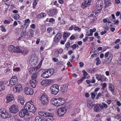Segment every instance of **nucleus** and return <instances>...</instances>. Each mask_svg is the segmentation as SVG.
Instances as JSON below:
<instances>
[{
    "label": "nucleus",
    "instance_id": "obj_57",
    "mask_svg": "<svg viewBox=\"0 0 121 121\" xmlns=\"http://www.w3.org/2000/svg\"><path fill=\"white\" fill-rule=\"evenodd\" d=\"M63 37L64 38H66L68 37V33H64L63 35Z\"/></svg>",
    "mask_w": 121,
    "mask_h": 121
},
{
    "label": "nucleus",
    "instance_id": "obj_29",
    "mask_svg": "<svg viewBox=\"0 0 121 121\" xmlns=\"http://www.w3.org/2000/svg\"><path fill=\"white\" fill-rule=\"evenodd\" d=\"M39 114L41 116H43L46 117L48 115V114L49 113H47L45 112L40 111L39 112Z\"/></svg>",
    "mask_w": 121,
    "mask_h": 121
},
{
    "label": "nucleus",
    "instance_id": "obj_49",
    "mask_svg": "<svg viewBox=\"0 0 121 121\" xmlns=\"http://www.w3.org/2000/svg\"><path fill=\"white\" fill-rule=\"evenodd\" d=\"M20 17V16L19 15L16 14L14 16V18L16 20L19 19Z\"/></svg>",
    "mask_w": 121,
    "mask_h": 121
},
{
    "label": "nucleus",
    "instance_id": "obj_1",
    "mask_svg": "<svg viewBox=\"0 0 121 121\" xmlns=\"http://www.w3.org/2000/svg\"><path fill=\"white\" fill-rule=\"evenodd\" d=\"M24 108L26 110H28V112H35L36 111L34 106L29 102L26 103L24 105Z\"/></svg>",
    "mask_w": 121,
    "mask_h": 121
},
{
    "label": "nucleus",
    "instance_id": "obj_59",
    "mask_svg": "<svg viewBox=\"0 0 121 121\" xmlns=\"http://www.w3.org/2000/svg\"><path fill=\"white\" fill-rule=\"evenodd\" d=\"M30 27L33 29H35V28L36 26L35 24H33L30 26Z\"/></svg>",
    "mask_w": 121,
    "mask_h": 121
},
{
    "label": "nucleus",
    "instance_id": "obj_19",
    "mask_svg": "<svg viewBox=\"0 0 121 121\" xmlns=\"http://www.w3.org/2000/svg\"><path fill=\"white\" fill-rule=\"evenodd\" d=\"M56 13V10L55 9H52L47 12V14L49 16H52L55 15Z\"/></svg>",
    "mask_w": 121,
    "mask_h": 121
},
{
    "label": "nucleus",
    "instance_id": "obj_5",
    "mask_svg": "<svg viewBox=\"0 0 121 121\" xmlns=\"http://www.w3.org/2000/svg\"><path fill=\"white\" fill-rule=\"evenodd\" d=\"M0 117L3 118H9L11 117V115L9 114L6 111L2 109L0 110Z\"/></svg>",
    "mask_w": 121,
    "mask_h": 121
},
{
    "label": "nucleus",
    "instance_id": "obj_16",
    "mask_svg": "<svg viewBox=\"0 0 121 121\" xmlns=\"http://www.w3.org/2000/svg\"><path fill=\"white\" fill-rule=\"evenodd\" d=\"M91 98H89L87 100V104L88 107L89 108H92L94 105V104L93 101H91L90 99Z\"/></svg>",
    "mask_w": 121,
    "mask_h": 121
},
{
    "label": "nucleus",
    "instance_id": "obj_38",
    "mask_svg": "<svg viewBox=\"0 0 121 121\" xmlns=\"http://www.w3.org/2000/svg\"><path fill=\"white\" fill-rule=\"evenodd\" d=\"M37 77V73H34L31 77L32 80H35L36 81Z\"/></svg>",
    "mask_w": 121,
    "mask_h": 121
},
{
    "label": "nucleus",
    "instance_id": "obj_50",
    "mask_svg": "<svg viewBox=\"0 0 121 121\" xmlns=\"http://www.w3.org/2000/svg\"><path fill=\"white\" fill-rule=\"evenodd\" d=\"M63 51V50L61 48H60L59 49L58 51H57L56 52H55V53L56 52V53L57 54V52H58V53H61Z\"/></svg>",
    "mask_w": 121,
    "mask_h": 121
},
{
    "label": "nucleus",
    "instance_id": "obj_23",
    "mask_svg": "<svg viewBox=\"0 0 121 121\" xmlns=\"http://www.w3.org/2000/svg\"><path fill=\"white\" fill-rule=\"evenodd\" d=\"M48 73V71L46 70L41 75V77L45 78H47L49 77L50 76Z\"/></svg>",
    "mask_w": 121,
    "mask_h": 121
},
{
    "label": "nucleus",
    "instance_id": "obj_18",
    "mask_svg": "<svg viewBox=\"0 0 121 121\" xmlns=\"http://www.w3.org/2000/svg\"><path fill=\"white\" fill-rule=\"evenodd\" d=\"M68 85L67 84H64L62 85L61 87V91L62 94L66 91L67 90Z\"/></svg>",
    "mask_w": 121,
    "mask_h": 121
},
{
    "label": "nucleus",
    "instance_id": "obj_8",
    "mask_svg": "<svg viewBox=\"0 0 121 121\" xmlns=\"http://www.w3.org/2000/svg\"><path fill=\"white\" fill-rule=\"evenodd\" d=\"M66 112V110L65 107H62L58 109L57 111L58 116L61 117L64 115Z\"/></svg>",
    "mask_w": 121,
    "mask_h": 121
},
{
    "label": "nucleus",
    "instance_id": "obj_62",
    "mask_svg": "<svg viewBox=\"0 0 121 121\" xmlns=\"http://www.w3.org/2000/svg\"><path fill=\"white\" fill-rule=\"evenodd\" d=\"M79 66L80 67H82L83 66L84 64L83 62H80L79 63Z\"/></svg>",
    "mask_w": 121,
    "mask_h": 121
},
{
    "label": "nucleus",
    "instance_id": "obj_9",
    "mask_svg": "<svg viewBox=\"0 0 121 121\" xmlns=\"http://www.w3.org/2000/svg\"><path fill=\"white\" fill-rule=\"evenodd\" d=\"M18 79L17 77L14 76L12 77L9 82L10 85L12 86H14L17 84Z\"/></svg>",
    "mask_w": 121,
    "mask_h": 121
},
{
    "label": "nucleus",
    "instance_id": "obj_22",
    "mask_svg": "<svg viewBox=\"0 0 121 121\" xmlns=\"http://www.w3.org/2000/svg\"><path fill=\"white\" fill-rule=\"evenodd\" d=\"M34 31L33 30L31 29H30L28 32L27 34V36H29L31 37H32L34 35Z\"/></svg>",
    "mask_w": 121,
    "mask_h": 121
},
{
    "label": "nucleus",
    "instance_id": "obj_56",
    "mask_svg": "<svg viewBox=\"0 0 121 121\" xmlns=\"http://www.w3.org/2000/svg\"><path fill=\"white\" fill-rule=\"evenodd\" d=\"M109 26H110V28H111V31H112V32H113L115 30V29L113 27H110V26L112 27V24H111Z\"/></svg>",
    "mask_w": 121,
    "mask_h": 121
},
{
    "label": "nucleus",
    "instance_id": "obj_11",
    "mask_svg": "<svg viewBox=\"0 0 121 121\" xmlns=\"http://www.w3.org/2000/svg\"><path fill=\"white\" fill-rule=\"evenodd\" d=\"M25 93L27 95H31L33 94V91L32 89L28 87H25L24 89Z\"/></svg>",
    "mask_w": 121,
    "mask_h": 121
},
{
    "label": "nucleus",
    "instance_id": "obj_34",
    "mask_svg": "<svg viewBox=\"0 0 121 121\" xmlns=\"http://www.w3.org/2000/svg\"><path fill=\"white\" fill-rule=\"evenodd\" d=\"M96 78L98 81H103L104 79V78L102 76L100 75L97 76Z\"/></svg>",
    "mask_w": 121,
    "mask_h": 121
},
{
    "label": "nucleus",
    "instance_id": "obj_45",
    "mask_svg": "<svg viewBox=\"0 0 121 121\" xmlns=\"http://www.w3.org/2000/svg\"><path fill=\"white\" fill-rule=\"evenodd\" d=\"M102 87L101 88V90H104L105 88L107 86V85L106 83H104L102 84Z\"/></svg>",
    "mask_w": 121,
    "mask_h": 121
},
{
    "label": "nucleus",
    "instance_id": "obj_32",
    "mask_svg": "<svg viewBox=\"0 0 121 121\" xmlns=\"http://www.w3.org/2000/svg\"><path fill=\"white\" fill-rule=\"evenodd\" d=\"M109 90L113 92H114V88L113 85L111 84H110L109 85Z\"/></svg>",
    "mask_w": 121,
    "mask_h": 121
},
{
    "label": "nucleus",
    "instance_id": "obj_13",
    "mask_svg": "<svg viewBox=\"0 0 121 121\" xmlns=\"http://www.w3.org/2000/svg\"><path fill=\"white\" fill-rule=\"evenodd\" d=\"M29 115L28 110H26L25 108L22 109L19 113V116L22 117H24L26 115Z\"/></svg>",
    "mask_w": 121,
    "mask_h": 121
},
{
    "label": "nucleus",
    "instance_id": "obj_37",
    "mask_svg": "<svg viewBox=\"0 0 121 121\" xmlns=\"http://www.w3.org/2000/svg\"><path fill=\"white\" fill-rule=\"evenodd\" d=\"M99 104H97V105L94 108V110L95 112L99 111Z\"/></svg>",
    "mask_w": 121,
    "mask_h": 121
},
{
    "label": "nucleus",
    "instance_id": "obj_42",
    "mask_svg": "<svg viewBox=\"0 0 121 121\" xmlns=\"http://www.w3.org/2000/svg\"><path fill=\"white\" fill-rule=\"evenodd\" d=\"M19 101L20 102L21 104L22 105H23L24 103V100L22 99H19Z\"/></svg>",
    "mask_w": 121,
    "mask_h": 121
},
{
    "label": "nucleus",
    "instance_id": "obj_7",
    "mask_svg": "<svg viewBox=\"0 0 121 121\" xmlns=\"http://www.w3.org/2000/svg\"><path fill=\"white\" fill-rule=\"evenodd\" d=\"M9 112L11 113H16L19 111L18 107L17 105H13L9 108Z\"/></svg>",
    "mask_w": 121,
    "mask_h": 121
},
{
    "label": "nucleus",
    "instance_id": "obj_2",
    "mask_svg": "<svg viewBox=\"0 0 121 121\" xmlns=\"http://www.w3.org/2000/svg\"><path fill=\"white\" fill-rule=\"evenodd\" d=\"M39 99L41 101V104L44 106L47 105L49 103L47 95L45 93L42 95L41 97L39 98Z\"/></svg>",
    "mask_w": 121,
    "mask_h": 121
},
{
    "label": "nucleus",
    "instance_id": "obj_31",
    "mask_svg": "<svg viewBox=\"0 0 121 121\" xmlns=\"http://www.w3.org/2000/svg\"><path fill=\"white\" fill-rule=\"evenodd\" d=\"M8 50L9 51L14 52L15 50V47L13 45H10L8 47Z\"/></svg>",
    "mask_w": 121,
    "mask_h": 121
},
{
    "label": "nucleus",
    "instance_id": "obj_10",
    "mask_svg": "<svg viewBox=\"0 0 121 121\" xmlns=\"http://www.w3.org/2000/svg\"><path fill=\"white\" fill-rule=\"evenodd\" d=\"M91 0H84V2L81 4L82 7L83 9L89 6L91 3Z\"/></svg>",
    "mask_w": 121,
    "mask_h": 121
},
{
    "label": "nucleus",
    "instance_id": "obj_44",
    "mask_svg": "<svg viewBox=\"0 0 121 121\" xmlns=\"http://www.w3.org/2000/svg\"><path fill=\"white\" fill-rule=\"evenodd\" d=\"M70 44L69 42H68L67 43L65 44V49L66 48H67V50H68V48L70 47Z\"/></svg>",
    "mask_w": 121,
    "mask_h": 121
},
{
    "label": "nucleus",
    "instance_id": "obj_17",
    "mask_svg": "<svg viewBox=\"0 0 121 121\" xmlns=\"http://www.w3.org/2000/svg\"><path fill=\"white\" fill-rule=\"evenodd\" d=\"M62 36L61 33H58L55 36L54 39V41L55 43H58L60 39Z\"/></svg>",
    "mask_w": 121,
    "mask_h": 121
},
{
    "label": "nucleus",
    "instance_id": "obj_36",
    "mask_svg": "<svg viewBox=\"0 0 121 121\" xmlns=\"http://www.w3.org/2000/svg\"><path fill=\"white\" fill-rule=\"evenodd\" d=\"M43 118L41 116H37L35 118V121H41L42 120Z\"/></svg>",
    "mask_w": 121,
    "mask_h": 121
},
{
    "label": "nucleus",
    "instance_id": "obj_27",
    "mask_svg": "<svg viewBox=\"0 0 121 121\" xmlns=\"http://www.w3.org/2000/svg\"><path fill=\"white\" fill-rule=\"evenodd\" d=\"M37 62V60L35 59H31V60L30 61V64L32 65H35Z\"/></svg>",
    "mask_w": 121,
    "mask_h": 121
},
{
    "label": "nucleus",
    "instance_id": "obj_20",
    "mask_svg": "<svg viewBox=\"0 0 121 121\" xmlns=\"http://www.w3.org/2000/svg\"><path fill=\"white\" fill-rule=\"evenodd\" d=\"M65 100L62 98H59L58 99V106L63 105L65 103Z\"/></svg>",
    "mask_w": 121,
    "mask_h": 121
},
{
    "label": "nucleus",
    "instance_id": "obj_26",
    "mask_svg": "<svg viewBox=\"0 0 121 121\" xmlns=\"http://www.w3.org/2000/svg\"><path fill=\"white\" fill-rule=\"evenodd\" d=\"M22 48L21 47L17 46L15 47L14 52L20 53Z\"/></svg>",
    "mask_w": 121,
    "mask_h": 121
},
{
    "label": "nucleus",
    "instance_id": "obj_14",
    "mask_svg": "<svg viewBox=\"0 0 121 121\" xmlns=\"http://www.w3.org/2000/svg\"><path fill=\"white\" fill-rule=\"evenodd\" d=\"M53 114L52 113H49L48 115L46 117L45 121H52L53 119Z\"/></svg>",
    "mask_w": 121,
    "mask_h": 121
},
{
    "label": "nucleus",
    "instance_id": "obj_4",
    "mask_svg": "<svg viewBox=\"0 0 121 121\" xmlns=\"http://www.w3.org/2000/svg\"><path fill=\"white\" fill-rule=\"evenodd\" d=\"M104 56L106 57L105 63L107 64H109L113 58L112 55L109 52H108L105 54Z\"/></svg>",
    "mask_w": 121,
    "mask_h": 121
},
{
    "label": "nucleus",
    "instance_id": "obj_24",
    "mask_svg": "<svg viewBox=\"0 0 121 121\" xmlns=\"http://www.w3.org/2000/svg\"><path fill=\"white\" fill-rule=\"evenodd\" d=\"M47 16V14L43 13H42L38 14L36 17V18L38 19H40L45 17Z\"/></svg>",
    "mask_w": 121,
    "mask_h": 121
},
{
    "label": "nucleus",
    "instance_id": "obj_51",
    "mask_svg": "<svg viewBox=\"0 0 121 121\" xmlns=\"http://www.w3.org/2000/svg\"><path fill=\"white\" fill-rule=\"evenodd\" d=\"M20 53L23 54L25 55H26L27 54L28 52L26 51L22 50H21V52Z\"/></svg>",
    "mask_w": 121,
    "mask_h": 121
},
{
    "label": "nucleus",
    "instance_id": "obj_40",
    "mask_svg": "<svg viewBox=\"0 0 121 121\" xmlns=\"http://www.w3.org/2000/svg\"><path fill=\"white\" fill-rule=\"evenodd\" d=\"M36 71L35 70V69L34 67V68H30L29 70V72L30 73H32L34 72H35Z\"/></svg>",
    "mask_w": 121,
    "mask_h": 121
},
{
    "label": "nucleus",
    "instance_id": "obj_53",
    "mask_svg": "<svg viewBox=\"0 0 121 121\" xmlns=\"http://www.w3.org/2000/svg\"><path fill=\"white\" fill-rule=\"evenodd\" d=\"M47 83H46V81L45 80H43L41 82V84L42 85H44L46 84Z\"/></svg>",
    "mask_w": 121,
    "mask_h": 121
},
{
    "label": "nucleus",
    "instance_id": "obj_64",
    "mask_svg": "<svg viewBox=\"0 0 121 121\" xmlns=\"http://www.w3.org/2000/svg\"><path fill=\"white\" fill-rule=\"evenodd\" d=\"M52 30V28L50 27L48 28L47 29V31L48 33H49Z\"/></svg>",
    "mask_w": 121,
    "mask_h": 121
},
{
    "label": "nucleus",
    "instance_id": "obj_25",
    "mask_svg": "<svg viewBox=\"0 0 121 121\" xmlns=\"http://www.w3.org/2000/svg\"><path fill=\"white\" fill-rule=\"evenodd\" d=\"M105 8H107L111 5V1L110 0H104Z\"/></svg>",
    "mask_w": 121,
    "mask_h": 121
},
{
    "label": "nucleus",
    "instance_id": "obj_58",
    "mask_svg": "<svg viewBox=\"0 0 121 121\" xmlns=\"http://www.w3.org/2000/svg\"><path fill=\"white\" fill-rule=\"evenodd\" d=\"M54 101H55V98H53L50 101V102L51 103L54 105L55 103Z\"/></svg>",
    "mask_w": 121,
    "mask_h": 121
},
{
    "label": "nucleus",
    "instance_id": "obj_47",
    "mask_svg": "<svg viewBox=\"0 0 121 121\" xmlns=\"http://www.w3.org/2000/svg\"><path fill=\"white\" fill-rule=\"evenodd\" d=\"M0 27L1 28V30L2 31L5 32L6 31V30L5 29V27L4 26H1Z\"/></svg>",
    "mask_w": 121,
    "mask_h": 121
},
{
    "label": "nucleus",
    "instance_id": "obj_61",
    "mask_svg": "<svg viewBox=\"0 0 121 121\" xmlns=\"http://www.w3.org/2000/svg\"><path fill=\"white\" fill-rule=\"evenodd\" d=\"M95 94L94 93H92L91 94V96L92 99H94L95 97Z\"/></svg>",
    "mask_w": 121,
    "mask_h": 121
},
{
    "label": "nucleus",
    "instance_id": "obj_33",
    "mask_svg": "<svg viewBox=\"0 0 121 121\" xmlns=\"http://www.w3.org/2000/svg\"><path fill=\"white\" fill-rule=\"evenodd\" d=\"M27 35L26 30H25L24 31H22L21 34V36L23 38L26 37V35Z\"/></svg>",
    "mask_w": 121,
    "mask_h": 121
},
{
    "label": "nucleus",
    "instance_id": "obj_55",
    "mask_svg": "<svg viewBox=\"0 0 121 121\" xmlns=\"http://www.w3.org/2000/svg\"><path fill=\"white\" fill-rule=\"evenodd\" d=\"M83 75L84 76H86L88 75L87 73L85 70H83L82 71Z\"/></svg>",
    "mask_w": 121,
    "mask_h": 121
},
{
    "label": "nucleus",
    "instance_id": "obj_21",
    "mask_svg": "<svg viewBox=\"0 0 121 121\" xmlns=\"http://www.w3.org/2000/svg\"><path fill=\"white\" fill-rule=\"evenodd\" d=\"M31 86L34 88H35L37 84V82L35 80H32L30 81Z\"/></svg>",
    "mask_w": 121,
    "mask_h": 121
},
{
    "label": "nucleus",
    "instance_id": "obj_52",
    "mask_svg": "<svg viewBox=\"0 0 121 121\" xmlns=\"http://www.w3.org/2000/svg\"><path fill=\"white\" fill-rule=\"evenodd\" d=\"M74 30H79L80 31H81V28H80L79 27L75 26L74 28Z\"/></svg>",
    "mask_w": 121,
    "mask_h": 121
},
{
    "label": "nucleus",
    "instance_id": "obj_6",
    "mask_svg": "<svg viewBox=\"0 0 121 121\" xmlns=\"http://www.w3.org/2000/svg\"><path fill=\"white\" fill-rule=\"evenodd\" d=\"M96 6L98 10L95 12V13H97L101 11L103 5V3L101 1L98 0L96 3Z\"/></svg>",
    "mask_w": 121,
    "mask_h": 121
},
{
    "label": "nucleus",
    "instance_id": "obj_3",
    "mask_svg": "<svg viewBox=\"0 0 121 121\" xmlns=\"http://www.w3.org/2000/svg\"><path fill=\"white\" fill-rule=\"evenodd\" d=\"M59 86L57 85L54 84L52 85L50 88L52 94L56 95L57 94L59 91Z\"/></svg>",
    "mask_w": 121,
    "mask_h": 121
},
{
    "label": "nucleus",
    "instance_id": "obj_41",
    "mask_svg": "<svg viewBox=\"0 0 121 121\" xmlns=\"http://www.w3.org/2000/svg\"><path fill=\"white\" fill-rule=\"evenodd\" d=\"M1 82H0V91H1L4 89L5 87L3 85H1Z\"/></svg>",
    "mask_w": 121,
    "mask_h": 121
},
{
    "label": "nucleus",
    "instance_id": "obj_39",
    "mask_svg": "<svg viewBox=\"0 0 121 121\" xmlns=\"http://www.w3.org/2000/svg\"><path fill=\"white\" fill-rule=\"evenodd\" d=\"M38 2V0H35L33 2V9H35L36 6Z\"/></svg>",
    "mask_w": 121,
    "mask_h": 121
},
{
    "label": "nucleus",
    "instance_id": "obj_63",
    "mask_svg": "<svg viewBox=\"0 0 121 121\" xmlns=\"http://www.w3.org/2000/svg\"><path fill=\"white\" fill-rule=\"evenodd\" d=\"M20 69L19 67H17L13 69V70L14 71H18Z\"/></svg>",
    "mask_w": 121,
    "mask_h": 121
},
{
    "label": "nucleus",
    "instance_id": "obj_48",
    "mask_svg": "<svg viewBox=\"0 0 121 121\" xmlns=\"http://www.w3.org/2000/svg\"><path fill=\"white\" fill-rule=\"evenodd\" d=\"M86 78V77L85 76L82 77L78 81V82L79 83L81 82Z\"/></svg>",
    "mask_w": 121,
    "mask_h": 121
},
{
    "label": "nucleus",
    "instance_id": "obj_15",
    "mask_svg": "<svg viewBox=\"0 0 121 121\" xmlns=\"http://www.w3.org/2000/svg\"><path fill=\"white\" fill-rule=\"evenodd\" d=\"M14 99L13 95L12 94H9L6 96L7 101L6 103H8L13 101Z\"/></svg>",
    "mask_w": 121,
    "mask_h": 121
},
{
    "label": "nucleus",
    "instance_id": "obj_43",
    "mask_svg": "<svg viewBox=\"0 0 121 121\" xmlns=\"http://www.w3.org/2000/svg\"><path fill=\"white\" fill-rule=\"evenodd\" d=\"M104 95L103 94H101V93H99L96 98V99H98L99 97L101 96L103 97Z\"/></svg>",
    "mask_w": 121,
    "mask_h": 121
},
{
    "label": "nucleus",
    "instance_id": "obj_60",
    "mask_svg": "<svg viewBox=\"0 0 121 121\" xmlns=\"http://www.w3.org/2000/svg\"><path fill=\"white\" fill-rule=\"evenodd\" d=\"M75 37L73 35H72L70 38V40H73L75 39Z\"/></svg>",
    "mask_w": 121,
    "mask_h": 121
},
{
    "label": "nucleus",
    "instance_id": "obj_12",
    "mask_svg": "<svg viewBox=\"0 0 121 121\" xmlns=\"http://www.w3.org/2000/svg\"><path fill=\"white\" fill-rule=\"evenodd\" d=\"M22 89V87L21 85H16L13 88V90L15 92H20Z\"/></svg>",
    "mask_w": 121,
    "mask_h": 121
},
{
    "label": "nucleus",
    "instance_id": "obj_35",
    "mask_svg": "<svg viewBox=\"0 0 121 121\" xmlns=\"http://www.w3.org/2000/svg\"><path fill=\"white\" fill-rule=\"evenodd\" d=\"M86 71L90 73H95V69H86Z\"/></svg>",
    "mask_w": 121,
    "mask_h": 121
},
{
    "label": "nucleus",
    "instance_id": "obj_54",
    "mask_svg": "<svg viewBox=\"0 0 121 121\" xmlns=\"http://www.w3.org/2000/svg\"><path fill=\"white\" fill-rule=\"evenodd\" d=\"M30 21L29 19H26L25 20V22L24 23H26L27 24H29L30 22Z\"/></svg>",
    "mask_w": 121,
    "mask_h": 121
},
{
    "label": "nucleus",
    "instance_id": "obj_28",
    "mask_svg": "<svg viewBox=\"0 0 121 121\" xmlns=\"http://www.w3.org/2000/svg\"><path fill=\"white\" fill-rule=\"evenodd\" d=\"M98 105L100 108L102 109L104 108H107L108 107L107 104L104 103H103L102 104H99Z\"/></svg>",
    "mask_w": 121,
    "mask_h": 121
},
{
    "label": "nucleus",
    "instance_id": "obj_30",
    "mask_svg": "<svg viewBox=\"0 0 121 121\" xmlns=\"http://www.w3.org/2000/svg\"><path fill=\"white\" fill-rule=\"evenodd\" d=\"M48 71V74H49V76H51L54 73V70L52 69H51L49 70H46Z\"/></svg>",
    "mask_w": 121,
    "mask_h": 121
},
{
    "label": "nucleus",
    "instance_id": "obj_46",
    "mask_svg": "<svg viewBox=\"0 0 121 121\" xmlns=\"http://www.w3.org/2000/svg\"><path fill=\"white\" fill-rule=\"evenodd\" d=\"M54 101V105L56 106H58V99H56L55 98V101Z\"/></svg>",
    "mask_w": 121,
    "mask_h": 121
}]
</instances>
